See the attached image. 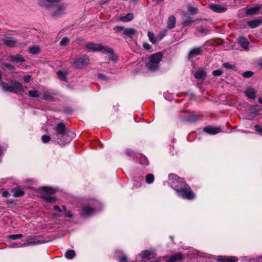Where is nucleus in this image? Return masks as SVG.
Returning <instances> with one entry per match:
<instances>
[{"label":"nucleus","mask_w":262,"mask_h":262,"mask_svg":"<svg viewBox=\"0 0 262 262\" xmlns=\"http://www.w3.org/2000/svg\"><path fill=\"white\" fill-rule=\"evenodd\" d=\"M55 130L57 138L60 139L63 143H68L71 141V138L69 136L70 131L66 128V125L63 123L58 124Z\"/></svg>","instance_id":"obj_1"},{"label":"nucleus","mask_w":262,"mask_h":262,"mask_svg":"<svg viewBox=\"0 0 262 262\" xmlns=\"http://www.w3.org/2000/svg\"><path fill=\"white\" fill-rule=\"evenodd\" d=\"M86 49L90 52H98L101 51L104 54L113 53V49L108 46H103L101 43H95L90 42L86 45Z\"/></svg>","instance_id":"obj_2"},{"label":"nucleus","mask_w":262,"mask_h":262,"mask_svg":"<svg viewBox=\"0 0 262 262\" xmlns=\"http://www.w3.org/2000/svg\"><path fill=\"white\" fill-rule=\"evenodd\" d=\"M163 55L161 53H157L150 56L149 62L146 64V67L150 70H156Z\"/></svg>","instance_id":"obj_3"},{"label":"nucleus","mask_w":262,"mask_h":262,"mask_svg":"<svg viewBox=\"0 0 262 262\" xmlns=\"http://www.w3.org/2000/svg\"><path fill=\"white\" fill-rule=\"evenodd\" d=\"M56 190L48 187H43L40 189V192L42 197L48 202L52 203L56 201V199L51 196L55 193Z\"/></svg>","instance_id":"obj_4"},{"label":"nucleus","mask_w":262,"mask_h":262,"mask_svg":"<svg viewBox=\"0 0 262 262\" xmlns=\"http://www.w3.org/2000/svg\"><path fill=\"white\" fill-rule=\"evenodd\" d=\"M180 187L179 188H174V190L178 193V195L183 199L190 200L194 198V194L191 191L189 187Z\"/></svg>","instance_id":"obj_5"},{"label":"nucleus","mask_w":262,"mask_h":262,"mask_svg":"<svg viewBox=\"0 0 262 262\" xmlns=\"http://www.w3.org/2000/svg\"><path fill=\"white\" fill-rule=\"evenodd\" d=\"M89 58L86 55H81L75 59L72 65L76 69H82L86 67L89 63Z\"/></svg>","instance_id":"obj_6"},{"label":"nucleus","mask_w":262,"mask_h":262,"mask_svg":"<svg viewBox=\"0 0 262 262\" xmlns=\"http://www.w3.org/2000/svg\"><path fill=\"white\" fill-rule=\"evenodd\" d=\"M169 182L173 188H179L185 186L184 180L174 174H170L168 177Z\"/></svg>","instance_id":"obj_7"},{"label":"nucleus","mask_w":262,"mask_h":262,"mask_svg":"<svg viewBox=\"0 0 262 262\" xmlns=\"http://www.w3.org/2000/svg\"><path fill=\"white\" fill-rule=\"evenodd\" d=\"M67 6L64 4L58 5L56 9L53 12L52 15L53 17L58 18L64 14L66 12Z\"/></svg>","instance_id":"obj_8"},{"label":"nucleus","mask_w":262,"mask_h":262,"mask_svg":"<svg viewBox=\"0 0 262 262\" xmlns=\"http://www.w3.org/2000/svg\"><path fill=\"white\" fill-rule=\"evenodd\" d=\"M94 211L95 209L90 207L89 205H84L82 206L79 210L80 215L83 216L92 215L94 213Z\"/></svg>","instance_id":"obj_9"},{"label":"nucleus","mask_w":262,"mask_h":262,"mask_svg":"<svg viewBox=\"0 0 262 262\" xmlns=\"http://www.w3.org/2000/svg\"><path fill=\"white\" fill-rule=\"evenodd\" d=\"M2 40L5 45L8 47H14L19 45V43L13 37H6L2 38Z\"/></svg>","instance_id":"obj_10"},{"label":"nucleus","mask_w":262,"mask_h":262,"mask_svg":"<svg viewBox=\"0 0 262 262\" xmlns=\"http://www.w3.org/2000/svg\"><path fill=\"white\" fill-rule=\"evenodd\" d=\"M7 60L15 63L24 62L25 61L24 58L20 55H10L8 56Z\"/></svg>","instance_id":"obj_11"},{"label":"nucleus","mask_w":262,"mask_h":262,"mask_svg":"<svg viewBox=\"0 0 262 262\" xmlns=\"http://www.w3.org/2000/svg\"><path fill=\"white\" fill-rule=\"evenodd\" d=\"M155 255V251L154 250H143L140 254L141 257L143 259H144V258L150 259V258L154 257Z\"/></svg>","instance_id":"obj_12"},{"label":"nucleus","mask_w":262,"mask_h":262,"mask_svg":"<svg viewBox=\"0 0 262 262\" xmlns=\"http://www.w3.org/2000/svg\"><path fill=\"white\" fill-rule=\"evenodd\" d=\"M204 130L208 134L215 135L221 132V128L220 127H215L209 126L205 127L204 128Z\"/></svg>","instance_id":"obj_13"},{"label":"nucleus","mask_w":262,"mask_h":262,"mask_svg":"<svg viewBox=\"0 0 262 262\" xmlns=\"http://www.w3.org/2000/svg\"><path fill=\"white\" fill-rule=\"evenodd\" d=\"M14 88V93L19 94L24 92L23 86L21 83L16 81L13 82Z\"/></svg>","instance_id":"obj_14"},{"label":"nucleus","mask_w":262,"mask_h":262,"mask_svg":"<svg viewBox=\"0 0 262 262\" xmlns=\"http://www.w3.org/2000/svg\"><path fill=\"white\" fill-rule=\"evenodd\" d=\"M245 93L250 99H254L256 97V91L252 88H248L247 89Z\"/></svg>","instance_id":"obj_15"},{"label":"nucleus","mask_w":262,"mask_h":262,"mask_svg":"<svg viewBox=\"0 0 262 262\" xmlns=\"http://www.w3.org/2000/svg\"><path fill=\"white\" fill-rule=\"evenodd\" d=\"M209 8L213 11L217 13L223 12L226 10V8L222 7L220 5H210Z\"/></svg>","instance_id":"obj_16"},{"label":"nucleus","mask_w":262,"mask_h":262,"mask_svg":"<svg viewBox=\"0 0 262 262\" xmlns=\"http://www.w3.org/2000/svg\"><path fill=\"white\" fill-rule=\"evenodd\" d=\"M201 53V48L198 47L192 49L188 53V58H191L193 57L200 55Z\"/></svg>","instance_id":"obj_17"},{"label":"nucleus","mask_w":262,"mask_h":262,"mask_svg":"<svg viewBox=\"0 0 262 262\" xmlns=\"http://www.w3.org/2000/svg\"><path fill=\"white\" fill-rule=\"evenodd\" d=\"M262 23V19H256L249 21L248 25L251 28H255L259 26Z\"/></svg>","instance_id":"obj_18"},{"label":"nucleus","mask_w":262,"mask_h":262,"mask_svg":"<svg viewBox=\"0 0 262 262\" xmlns=\"http://www.w3.org/2000/svg\"><path fill=\"white\" fill-rule=\"evenodd\" d=\"M176 23V18L173 15H170L167 20V28L169 29H172L175 27Z\"/></svg>","instance_id":"obj_19"},{"label":"nucleus","mask_w":262,"mask_h":262,"mask_svg":"<svg viewBox=\"0 0 262 262\" xmlns=\"http://www.w3.org/2000/svg\"><path fill=\"white\" fill-rule=\"evenodd\" d=\"M0 67L4 70H9L11 72H14L15 70V67L14 66L6 62L1 63Z\"/></svg>","instance_id":"obj_20"},{"label":"nucleus","mask_w":262,"mask_h":262,"mask_svg":"<svg viewBox=\"0 0 262 262\" xmlns=\"http://www.w3.org/2000/svg\"><path fill=\"white\" fill-rule=\"evenodd\" d=\"M238 42L243 48L246 50H248L249 42L246 38L241 37L239 38Z\"/></svg>","instance_id":"obj_21"},{"label":"nucleus","mask_w":262,"mask_h":262,"mask_svg":"<svg viewBox=\"0 0 262 262\" xmlns=\"http://www.w3.org/2000/svg\"><path fill=\"white\" fill-rule=\"evenodd\" d=\"M183 258L182 255L181 253H177L170 256L166 262H174L177 260H181Z\"/></svg>","instance_id":"obj_22"},{"label":"nucleus","mask_w":262,"mask_h":262,"mask_svg":"<svg viewBox=\"0 0 262 262\" xmlns=\"http://www.w3.org/2000/svg\"><path fill=\"white\" fill-rule=\"evenodd\" d=\"M217 261L220 262H237V258L235 257L225 258L223 256H220L217 259Z\"/></svg>","instance_id":"obj_23"},{"label":"nucleus","mask_w":262,"mask_h":262,"mask_svg":"<svg viewBox=\"0 0 262 262\" xmlns=\"http://www.w3.org/2000/svg\"><path fill=\"white\" fill-rule=\"evenodd\" d=\"M194 77L198 79H204L206 76V72L201 70H198L194 74Z\"/></svg>","instance_id":"obj_24"},{"label":"nucleus","mask_w":262,"mask_h":262,"mask_svg":"<svg viewBox=\"0 0 262 262\" xmlns=\"http://www.w3.org/2000/svg\"><path fill=\"white\" fill-rule=\"evenodd\" d=\"M13 196L15 197H19L25 194L23 189L20 188H14L12 189Z\"/></svg>","instance_id":"obj_25"},{"label":"nucleus","mask_w":262,"mask_h":262,"mask_svg":"<svg viewBox=\"0 0 262 262\" xmlns=\"http://www.w3.org/2000/svg\"><path fill=\"white\" fill-rule=\"evenodd\" d=\"M134 18V14L133 13H128L125 16H121L119 19L124 22L129 21L132 20Z\"/></svg>","instance_id":"obj_26"},{"label":"nucleus","mask_w":262,"mask_h":262,"mask_svg":"<svg viewBox=\"0 0 262 262\" xmlns=\"http://www.w3.org/2000/svg\"><path fill=\"white\" fill-rule=\"evenodd\" d=\"M136 33V30L134 28H125L123 34L129 37L133 36Z\"/></svg>","instance_id":"obj_27"},{"label":"nucleus","mask_w":262,"mask_h":262,"mask_svg":"<svg viewBox=\"0 0 262 262\" xmlns=\"http://www.w3.org/2000/svg\"><path fill=\"white\" fill-rule=\"evenodd\" d=\"M46 2H43V0H39L38 1V4L39 5L44 8L49 9L52 6V4L50 3H49L47 0H45Z\"/></svg>","instance_id":"obj_28"},{"label":"nucleus","mask_w":262,"mask_h":262,"mask_svg":"<svg viewBox=\"0 0 262 262\" xmlns=\"http://www.w3.org/2000/svg\"><path fill=\"white\" fill-rule=\"evenodd\" d=\"M260 8L259 7H254L251 8H250L247 10V13L248 14H257Z\"/></svg>","instance_id":"obj_29"},{"label":"nucleus","mask_w":262,"mask_h":262,"mask_svg":"<svg viewBox=\"0 0 262 262\" xmlns=\"http://www.w3.org/2000/svg\"><path fill=\"white\" fill-rule=\"evenodd\" d=\"M193 22L194 20H193L190 17H188L182 23V25L183 27L188 26L191 25Z\"/></svg>","instance_id":"obj_30"},{"label":"nucleus","mask_w":262,"mask_h":262,"mask_svg":"<svg viewBox=\"0 0 262 262\" xmlns=\"http://www.w3.org/2000/svg\"><path fill=\"white\" fill-rule=\"evenodd\" d=\"M148 36L149 38V39L151 42L152 43H155L158 40L157 36L155 37L154 34L152 32L149 31L148 32Z\"/></svg>","instance_id":"obj_31"},{"label":"nucleus","mask_w":262,"mask_h":262,"mask_svg":"<svg viewBox=\"0 0 262 262\" xmlns=\"http://www.w3.org/2000/svg\"><path fill=\"white\" fill-rule=\"evenodd\" d=\"M155 179V177L153 174L149 173L146 176L145 181L148 184L152 183Z\"/></svg>","instance_id":"obj_32"},{"label":"nucleus","mask_w":262,"mask_h":262,"mask_svg":"<svg viewBox=\"0 0 262 262\" xmlns=\"http://www.w3.org/2000/svg\"><path fill=\"white\" fill-rule=\"evenodd\" d=\"M75 255V251L73 250H69L65 254V256L68 259H72Z\"/></svg>","instance_id":"obj_33"},{"label":"nucleus","mask_w":262,"mask_h":262,"mask_svg":"<svg viewBox=\"0 0 262 262\" xmlns=\"http://www.w3.org/2000/svg\"><path fill=\"white\" fill-rule=\"evenodd\" d=\"M59 78L63 81H66V75L67 73L64 72L59 71L57 72Z\"/></svg>","instance_id":"obj_34"},{"label":"nucleus","mask_w":262,"mask_h":262,"mask_svg":"<svg viewBox=\"0 0 262 262\" xmlns=\"http://www.w3.org/2000/svg\"><path fill=\"white\" fill-rule=\"evenodd\" d=\"M40 48L37 46H33L30 48L29 52L33 54H36L39 53Z\"/></svg>","instance_id":"obj_35"},{"label":"nucleus","mask_w":262,"mask_h":262,"mask_svg":"<svg viewBox=\"0 0 262 262\" xmlns=\"http://www.w3.org/2000/svg\"><path fill=\"white\" fill-rule=\"evenodd\" d=\"M0 85L2 87L4 90L8 91L9 85L2 81V75H0Z\"/></svg>","instance_id":"obj_36"},{"label":"nucleus","mask_w":262,"mask_h":262,"mask_svg":"<svg viewBox=\"0 0 262 262\" xmlns=\"http://www.w3.org/2000/svg\"><path fill=\"white\" fill-rule=\"evenodd\" d=\"M0 85L2 87L4 90L8 91L9 85L2 81V75H0Z\"/></svg>","instance_id":"obj_37"},{"label":"nucleus","mask_w":262,"mask_h":262,"mask_svg":"<svg viewBox=\"0 0 262 262\" xmlns=\"http://www.w3.org/2000/svg\"><path fill=\"white\" fill-rule=\"evenodd\" d=\"M70 40L69 38L64 37L60 41V46H66L70 42Z\"/></svg>","instance_id":"obj_38"},{"label":"nucleus","mask_w":262,"mask_h":262,"mask_svg":"<svg viewBox=\"0 0 262 262\" xmlns=\"http://www.w3.org/2000/svg\"><path fill=\"white\" fill-rule=\"evenodd\" d=\"M187 9L190 13L192 15L195 14L198 12V9L197 8L193 7L191 6H188Z\"/></svg>","instance_id":"obj_39"},{"label":"nucleus","mask_w":262,"mask_h":262,"mask_svg":"<svg viewBox=\"0 0 262 262\" xmlns=\"http://www.w3.org/2000/svg\"><path fill=\"white\" fill-rule=\"evenodd\" d=\"M28 93L29 96L32 97H38L39 96V93L36 90L29 91Z\"/></svg>","instance_id":"obj_40"},{"label":"nucleus","mask_w":262,"mask_h":262,"mask_svg":"<svg viewBox=\"0 0 262 262\" xmlns=\"http://www.w3.org/2000/svg\"><path fill=\"white\" fill-rule=\"evenodd\" d=\"M23 236V234H11L9 235L8 236L9 238L13 240H15L18 238H20Z\"/></svg>","instance_id":"obj_41"},{"label":"nucleus","mask_w":262,"mask_h":262,"mask_svg":"<svg viewBox=\"0 0 262 262\" xmlns=\"http://www.w3.org/2000/svg\"><path fill=\"white\" fill-rule=\"evenodd\" d=\"M224 67L227 69H233L235 68L234 65H232L228 62H225L223 64Z\"/></svg>","instance_id":"obj_42"},{"label":"nucleus","mask_w":262,"mask_h":262,"mask_svg":"<svg viewBox=\"0 0 262 262\" xmlns=\"http://www.w3.org/2000/svg\"><path fill=\"white\" fill-rule=\"evenodd\" d=\"M166 33V30H164L161 32H160L158 35H157V39L158 40H160L162 39L164 36L165 35V34Z\"/></svg>","instance_id":"obj_43"},{"label":"nucleus","mask_w":262,"mask_h":262,"mask_svg":"<svg viewBox=\"0 0 262 262\" xmlns=\"http://www.w3.org/2000/svg\"><path fill=\"white\" fill-rule=\"evenodd\" d=\"M253 75V73L251 71H247L243 73V76L246 78L251 77Z\"/></svg>","instance_id":"obj_44"},{"label":"nucleus","mask_w":262,"mask_h":262,"mask_svg":"<svg viewBox=\"0 0 262 262\" xmlns=\"http://www.w3.org/2000/svg\"><path fill=\"white\" fill-rule=\"evenodd\" d=\"M198 119L199 117L198 116L193 114L187 120L191 122H194L198 120Z\"/></svg>","instance_id":"obj_45"},{"label":"nucleus","mask_w":262,"mask_h":262,"mask_svg":"<svg viewBox=\"0 0 262 262\" xmlns=\"http://www.w3.org/2000/svg\"><path fill=\"white\" fill-rule=\"evenodd\" d=\"M124 28L121 26H116L114 28V30L117 32H122L123 33V30H124Z\"/></svg>","instance_id":"obj_46"},{"label":"nucleus","mask_w":262,"mask_h":262,"mask_svg":"<svg viewBox=\"0 0 262 262\" xmlns=\"http://www.w3.org/2000/svg\"><path fill=\"white\" fill-rule=\"evenodd\" d=\"M42 140L44 143L48 142L50 140V137L47 135H43L42 137Z\"/></svg>","instance_id":"obj_47"},{"label":"nucleus","mask_w":262,"mask_h":262,"mask_svg":"<svg viewBox=\"0 0 262 262\" xmlns=\"http://www.w3.org/2000/svg\"><path fill=\"white\" fill-rule=\"evenodd\" d=\"M223 73V71L221 70H217L213 71V74L214 76H220Z\"/></svg>","instance_id":"obj_48"},{"label":"nucleus","mask_w":262,"mask_h":262,"mask_svg":"<svg viewBox=\"0 0 262 262\" xmlns=\"http://www.w3.org/2000/svg\"><path fill=\"white\" fill-rule=\"evenodd\" d=\"M143 46L144 48L146 50H149L151 49V46L148 43H146V42L143 43Z\"/></svg>","instance_id":"obj_49"},{"label":"nucleus","mask_w":262,"mask_h":262,"mask_svg":"<svg viewBox=\"0 0 262 262\" xmlns=\"http://www.w3.org/2000/svg\"><path fill=\"white\" fill-rule=\"evenodd\" d=\"M255 128L256 129V130L260 133H262V127L259 126V125H255Z\"/></svg>","instance_id":"obj_50"},{"label":"nucleus","mask_w":262,"mask_h":262,"mask_svg":"<svg viewBox=\"0 0 262 262\" xmlns=\"http://www.w3.org/2000/svg\"><path fill=\"white\" fill-rule=\"evenodd\" d=\"M196 30L199 32H200L201 33L203 34L205 32V29L204 28H203V27H198L196 28Z\"/></svg>","instance_id":"obj_51"},{"label":"nucleus","mask_w":262,"mask_h":262,"mask_svg":"<svg viewBox=\"0 0 262 262\" xmlns=\"http://www.w3.org/2000/svg\"><path fill=\"white\" fill-rule=\"evenodd\" d=\"M111 54V56L109 57V59L110 60H113V61H116V57L114 55V52L112 54Z\"/></svg>","instance_id":"obj_52"},{"label":"nucleus","mask_w":262,"mask_h":262,"mask_svg":"<svg viewBox=\"0 0 262 262\" xmlns=\"http://www.w3.org/2000/svg\"><path fill=\"white\" fill-rule=\"evenodd\" d=\"M25 246V244H19L18 245L17 243H13L12 245V247L15 248V247H22V246Z\"/></svg>","instance_id":"obj_53"},{"label":"nucleus","mask_w":262,"mask_h":262,"mask_svg":"<svg viewBox=\"0 0 262 262\" xmlns=\"http://www.w3.org/2000/svg\"><path fill=\"white\" fill-rule=\"evenodd\" d=\"M30 78H31V76L30 75H27L26 76L24 77V81L26 82H29L30 80Z\"/></svg>","instance_id":"obj_54"},{"label":"nucleus","mask_w":262,"mask_h":262,"mask_svg":"<svg viewBox=\"0 0 262 262\" xmlns=\"http://www.w3.org/2000/svg\"><path fill=\"white\" fill-rule=\"evenodd\" d=\"M43 99L46 100H48L51 98V96L50 95L46 94H45L43 95Z\"/></svg>","instance_id":"obj_55"},{"label":"nucleus","mask_w":262,"mask_h":262,"mask_svg":"<svg viewBox=\"0 0 262 262\" xmlns=\"http://www.w3.org/2000/svg\"><path fill=\"white\" fill-rule=\"evenodd\" d=\"M10 193L8 191H5L3 192V196L5 198H7L9 196Z\"/></svg>","instance_id":"obj_56"},{"label":"nucleus","mask_w":262,"mask_h":262,"mask_svg":"<svg viewBox=\"0 0 262 262\" xmlns=\"http://www.w3.org/2000/svg\"><path fill=\"white\" fill-rule=\"evenodd\" d=\"M8 91L14 93V88H13V83H12V85H9Z\"/></svg>","instance_id":"obj_57"},{"label":"nucleus","mask_w":262,"mask_h":262,"mask_svg":"<svg viewBox=\"0 0 262 262\" xmlns=\"http://www.w3.org/2000/svg\"><path fill=\"white\" fill-rule=\"evenodd\" d=\"M98 76L100 79H103L105 80H106V77L102 74H99L98 75Z\"/></svg>","instance_id":"obj_58"},{"label":"nucleus","mask_w":262,"mask_h":262,"mask_svg":"<svg viewBox=\"0 0 262 262\" xmlns=\"http://www.w3.org/2000/svg\"><path fill=\"white\" fill-rule=\"evenodd\" d=\"M54 209L57 210L59 212H61V209L60 208V207L57 205H55L54 206Z\"/></svg>","instance_id":"obj_59"},{"label":"nucleus","mask_w":262,"mask_h":262,"mask_svg":"<svg viewBox=\"0 0 262 262\" xmlns=\"http://www.w3.org/2000/svg\"><path fill=\"white\" fill-rule=\"evenodd\" d=\"M66 215L68 217H71L73 216V214L70 211H68L66 212Z\"/></svg>","instance_id":"obj_60"},{"label":"nucleus","mask_w":262,"mask_h":262,"mask_svg":"<svg viewBox=\"0 0 262 262\" xmlns=\"http://www.w3.org/2000/svg\"><path fill=\"white\" fill-rule=\"evenodd\" d=\"M49 3L52 4L53 3L58 2L59 0H47ZM46 2L45 0H43V2Z\"/></svg>","instance_id":"obj_61"},{"label":"nucleus","mask_w":262,"mask_h":262,"mask_svg":"<svg viewBox=\"0 0 262 262\" xmlns=\"http://www.w3.org/2000/svg\"><path fill=\"white\" fill-rule=\"evenodd\" d=\"M133 153V151L132 150L128 149L126 151V154L128 156H131Z\"/></svg>","instance_id":"obj_62"},{"label":"nucleus","mask_w":262,"mask_h":262,"mask_svg":"<svg viewBox=\"0 0 262 262\" xmlns=\"http://www.w3.org/2000/svg\"><path fill=\"white\" fill-rule=\"evenodd\" d=\"M126 259V258L125 257H122L121 258V261H125Z\"/></svg>","instance_id":"obj_63"},{"label":"nucleus","mask_w":262,"mask_h":262,"mask_svg":"<svg viewBox=\"0 0 262 262\" xmlns=\"http://www.w3.org/2000/svg\"><path fill=\"white\" fill-rule=\"evenodd\" d=\"M258 101L259 103L262 104V97H260L258 98Z\"/></svg>","instance_id":"obj_64"}]
</instances>
